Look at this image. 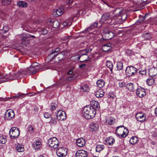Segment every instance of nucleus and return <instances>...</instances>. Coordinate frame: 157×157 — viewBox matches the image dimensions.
<instances>
[{"mask_svg":"<svg viewBox=\"0 0 157 157\" xmlns=\"http://www.w3.org/2000/svg\"><path fill=\"white\" fill-rule=\"evenodd\" d=\"M48 30L46 29H41V33L43 35H46L48 33Z\"/></svg>","mask_w":157,"mask_h":157,"instance_id":"nucleus-56","label":"nucleus"},{"mask_svg":"<svg viewBox=\"0 0 157 157\" xmlns=\"http://www.w3.org/2000/svg\"><path fill=\"white\" fill-rule=\"evenodd\" d=\"M28 131L30 133H33L34 132L33 127L31 125L29 126Z\"/></svg>","mask_w":157,"mask_h":157,"instance_id":"nucleus-53","label":"nucleus"},{"mask_svg":"<svg viewBox=\"0 0 157 157\" xmlns=\"http://www.w3.org/2000/svg\"><path fill=\"white\" fill-rule=\"evenodd\" d=\"M21 72V74L20 73V75H19L18 77H19V76H20V77H21V75H22V74H26V72H25L24 71H19V72L18 73H16V74H18V75H19V72Z\"/></svg>","mask_w":157,"mask_h":157,"instance_id":"nucleus-59","label":"nucleus"},{"mask_svg":"<svg viewBox=\"0 0 157 157\" xmlns=\"http://www.w3.org/2000/svg\"><path fill=\"white\" fill-rule=\"evenodd\" d=\"M72 21V20H70V21L67 20L66 21L63 22L62 24V25L64 26L67 25L70 26L71 24Z\"/></svg>","mask_w":157,"mask_h":157,"instance_id":"nucleus-46","label":"nucleus"},{"mask_svg":"<svg viewBox=\"0 0 157 157\" xmlns=\"http://www.w3.org/2000/svg\"><path fill=\"white\" fill-rule=\"evenodd\" d=\"M91 51L88 49H86L82 50L81 52V59L82 60L81 61L82 62H85L89 59V57L87 53H89Z\"/></svg>","mask_w":157,"mask_h":157,"instance_id":"nucleus-10","label":"nucleus"},{"mask_svg":"<svg viewBox=\"0 0 157 157\" xmlns=\"http://www.w3.org/2000/svg\"><path fill=\"white\" fill-rule=\"evenodd\" d=\"M39 65V64L36 62L32 63L30 67L27 69L26 74L31 75L36 73L38 71L37 67Z\"/></svg>","mask_w":157,"mask_h":157,"instance_id":"nucleus-7","label":"nucleus"},{"mask_svg":"<svg viewBox=\"0 0 157 157\" xmlns=\"http://www.w3.org/2000/svg\"><path fill=\"white\" fill-rule=\"evenodd\" d=\"M99 123L98 122H92L90 124V128L91 131L96 132L99 129Z\"/></svg>","mask_w":157,"mask_h":157,"instance_id":"nucleus-16","label":"nucleus"},{"mask_svg":"<svg viewBox=\"0 0 157 157\" xmlns=\"http://www.w3.org/2000/svg\"><path fill=\"white\" fill-rule=\"evenodd\" d=\"M106 66L109 69L111 73L112 74L113 73V64L112 62L109 60L107 61L106 63Z\"/></svg>","mask_w":157,"mask_h":157,"instance_id":"nucleus-29","label":"nucleus"},{"mask_svg":"<svg viewBox=\"0 0 157 157\" xmlns=\"http://www.w3.org/2000/svg\"><path fill=\"white\" fill-rule=\"evenodd\" d=\"M14 111L11 109L7 110L4 116L5 119L6 120H10L14 116Z\"/></svg>","mask_w":157,"mask_h":157,"instance_id":"nucleus-13","label":"nucleus"},{"mask_svg":"<svg viewBox=\"0 0 157 157\" xmlns=\"http://www.w3.org/2000/svg\"><path fill=\"white\" fill-rule=\"evenodd\" d=\"M57 118L55 117H51V120L49 122L50 124L52 125H55L57 122Z\"/></svg>","mask_w":157,"mask_h":157,"instance_id":"nucleus-38","label":"nucleus"},{"mask_svg":"<svg viewBox=\"0 0 157 157\" xmlns=\"http://www.w3.org/2000/svg\"><path fill=\"white\" fill-rule=\"evenodd\" d=\"M24 35V37H25L26 39L27 38H29L30 37V34H29V33H27V34H23Z\"/></svg>","mask_w":157,"mask_h":157,"instance_id":"nucleus-60","label":"nucleus"},{"mask_svg":"<svg viewBox=\"0 0 157 157\" xmlns=\"http://www.w3.org/2000/svg\"><path fill=\"white\" fill-rule=\"evenodd\" d=\"M85 140L83 138H78L76 140V144L78 147H82L85 145Z\"/></svg>","mask_w":157,"mask_h":157,"instance_id":"nucleus-25","label":"nucleus"},{"mask_svg":"<svg viewBox=\"0 0 157 157\" xmlns=\"http://www.w3.org/2000/svg\"><path fill=\"white\" fill-rule=\"evenodd\" d=\"M56 117L57 119L60 121H63L66 118V113L63 111L59 110L57 112H56Z\"/></svg>","mask_w":157,"mask_h":157,"instance_id":"nucleus-11","label":"nucleus"},{"mask_svg":"<svg viewBox=\"0 0 157 157\" xmlns=\"http://www.w3.org/2000/svg\"><path fill=\"white\" fill-rule=\"evenodd\" d=\"M74 58H75L77 60H78L81 58V55L80 56H79L78 55H75L71 57V60H73L74 59Z\"/></svg>","mask_w":157,"mask_h":157,"instance_id":"nucleus-54","label":"nucleus"},{"mask_svg":"<svg viewBox=\"0 0 157 157\" xmlns=\"http://www.w3.org/2000/svg\"><path fill=\"white\" fill-rule=\"evenodd\" d=\"M6 28V27H4L3 28V31H4L3 32V33H6L8 31V29H7V30H6V29H4Z\"/></svg>","mask_w":157,"mask_h":157,"instance_id":"nucleus-62","label":"nucleus"},{"mask_svg":"<svg viewBox=\"0 0 157 157\" xmlns=\"http://www.w3.org/2000/svg\"><path fill=\"white\" fill-rule=\"evenodd\" d=\"M11 98H6V97L5 98H2V101H6V100H8V99H11Z\"/></svg>","mask_w":157,"mask_h":157,"instance_id":"nucleus-61","label":"nucleus"},{"mask_svg":"<svg viewBox=\"0 0 157 157\" xmlns=\"http://www.w3.org/2000/svg\"><path fill=\"white\" fill-rule=\"evenodd\" d=\"M136 118L137 121L143 122L145 121L146 119V115L142 112L136 114Z\"/></svg>","mask_w":157,"mask_h":157,"instance_id":"nucleus-15","label":"nucleus"},{"mask_svg":"<svg viewBox=\"0 0 157 157\" xmlns=\"http://www.w3.org/2000/svg\"><path fill=\"white\" fill-rule=\"evenodd\" d=\"M91 105H90L91 108L94 109L96 111L97 109H99L100 108V105L99 103L94 100H92L90 102Z\"/></svg>","mask_w":157,"mask_h":157,"instance_id":"nucleus-19","label":"nucleus"},{"mask_svg":"<svg viewBox=\"0 0 157 157\" xmlns=\"http://www.w3.org/2000/svg\"><path fill=\"white\" fill-rule=\"evenodd\" d=\"M138 141V137L136 136H133L130 140V143L132 144H135Z\"/></svg>","mask_w":157,"mask_h":157,"instance_id":"nucleus-32","label":"nucleus"},{"mask_svg":"<svg viewBox=\"0 0 157 157\" xmlns=\"http://www.w3.org/2000/svg\"><path fill=\"white\" fill-rule=\"evenodd\" d=\"M110 15L109 13H105L103 14L101 17V19L99 21L100 22L103 23L106 21H108L107 22L109 23L111 25L116 24L118 22L115 21L113 19H110Z\"/></svg>","mask_w":157,"mask_h":157,"instance_id":"nucleus-6","label":"nucleus"},{"mask_svg":"<svg viewBox=\"0 0 157 157\" xmlns=\"http://www.w3.org/2000/svg\"><path fill=\"white\" fill-rule=\"evenodd\" d=\"M80 89L83 92L88 91L90 88L88 85L85 84L83 86L81 87Z\"/></svg>","mask_w":157,"mask_h":157,"instance_id":"nucleus-39","label":"nucleus"},{"mask_svg":"<svg viewBox=\"0 0 157 157\" xmlns=\"http://www.w3.org/2000/svg\"><path fill=\"white\" fill-rule=\"evenodd\" d=\"M123 62L122 61H118L117 63V67L118 71L122 70L123 69Z\"/></svg>","mask_w":157,"mask_h":157,"instance_id":"nucleus-37","label":"nucleus"},{"mask_svg":"<svg viewBox=\"0 0 157 157\" xmlns=\"http://www.w3.org/2000/svg\"><path fill=\"white\" fill-rule=\"evenodd\" d=\"M69 76H67V80L70 81L72 80L74 78V76L73 75H69Z\"/></svg>","mask_w":157,"mask_h":157,"instance_id":"nucleus-57","label":"nucleus"},{"mask_svg":"<svg viewBox=\"0 0 157 157\" xmlns=\"http://www.w3.org/2000/svg\"><path fill=\"white\" fill-rule=\"evenodd\" d=\"M17 6L19 7H26L28 6V4L25 1H20L17 2Z\"/></svg>","mask_w":157,"mask_h":157,"instance_id":"nucleus-33","label":"nucleus"},{"mask_svg":"<svg viewBox=\"0 0 157 157\" xmlns=\"http://www.w3.org/2000/svg\"><path fill=\"white\" fill-rule=\"evenodd\" d=\"M57 148L56 153L58 156L60 157H64L67 155V151L66 150L65 148L62 147H58Z\"/></svg>","mask_w":157,"mask_h":157,"instance_id":"nucleus-12","label":"nucleus"},{"mask_svg":"<svg viewBox=\"0 0 157 157\" xmlns=\"http://www.w3.org/2000/svg\"><path fill=\"white\" fill-rule=\"evenodd\" d=\"M26 94H16L15 96H13V97L14 99H15L16 98L18 99L19 98H22L25 97Z\"/></svg>","mask_w":157,"mask_h":157,"instance_id":"nucleus-40","label":"nucleus"},{"mask_svg":"<svg viewBox=\"0 0 157 157\" xmlns=\"http://www.w3.org/2000/svg\"><path fill=\"white\" fill-rule=\"evenodd\" d=\"M104 35L108 39H111L114 36V34L113 32L110 31L107 29H105L103 32Z\"/></svg>","mask_w":157,"mask_h":157,"instance_id":"nucleus-18","label":"nucleus"},{"mask_svg":"<svg viewBox=\"0 0 157 157\" xmlns=\"http://www.w3.org/2000/svg\"><path fill=\"white\" fill-rule=\"evenodd\" d=\"M97 86L100 88H102L105 85V82L102 79L98 80L97 82Z\"/></svg>","mask_w":157,"mask_h":157,"instance_id":"nucleus-34","label":"nucleus"},{"mask_svg":"<svg viewBox=\"0 0 157 157\" xmlns=\"http://www.w3.org/2000/svg\"><path fill=\"white\" fill-rule=\"evenodd\" d=\"M126 53L128 56H130L132 54V51L130 50H127L126 51Z\"/></svg>","mask_w":157,"mask_h":157,"instance_id":"nucleus-58","label":"nucleus"},{"mask_svg":"<svg viewBox=\"0 0 157 157\" xmlns=\"http://www.w3.org/2000/svg\"><path fill=\"white\" fill-rule=\"evenodd\" d=\"M155 78H153V77L150 76L146 81L147 84L149 86L152 85L155 82Z\"/></svg>","mask_w":157,"mask_h":157,"instance_id":"nucleus-31","label":"nucleus"},{"mask_svg":"<svg viewBox=\"0 0 157 157\" xmlns=\"http://www.w3.org/2000/svg\"><path fill=\"white\" fill-rule=\"evenodd\" d=\"M11 2V0H2V3L3 5L10 4Z\"/></svg>","mask_w":157,"mask_h":157,"instance_id":"nucleus-47","label":"nucleus"},{"mask_svg":"<svg viewBox=\"0 0 157 157\" xmlns=\"http://www.w3.org/2000/svg\"><path fill=\"white\" fill-rule=\"evenodd\" d=\"M98 25L97 22H95L92 23L91 25L89 27L87 28L84 31L85 33H86L89 32L92 29L95 28L97 27Z\"/></svg>","mask_w":157,"mask_h":157,"instance_id":"nucleus-27","label":"nucleus"},{"mask_svg":"<svg viewBox=\"0 0 157 157\" xmlns=\"http://www.w3.org/2000/svg\"><path fill=\"white\" fill-rule=\"evenodd\" d=\"M106 121V123L108 124L111 125L115 123V121L113 118H110L109 119H107Z\"/></svg>","mask_w":157,"mask_h":157,"instance_id":"nucleus-45","label":"nucleus"},{"mask_svg":"<svg viewBox=\"0 0 157 157\" xmlns=\"http://www.w3.org/2000/svg\"><path fill=\"white\" fill-rule=\"evenodd\" d=\"M64 12V9L63 7H61L58 9L54 11L53 15L56 17H57L61 15Z\"/></svg>","mask_w":157,"mask_h":157,"instance_id":"nucleus-21","label":"nucleus"},{"mask_svg":"<svg viewBox=\"0 0 157 157\" xmlns=\"http://www.w3.org/2000/svg\"><path fill=\"white\" fill-rule=\"evenodd\" d=\"M133 2L134 4L139 5L142 3V0H133Z\"/></svg>","mask_w":157,"mask_h":157,"instance_id":"nucleus-50","label":"nucleus"},{"mask_svg":"<svg viewBox=\"0 0 157 157\" xmlns=\"http://www.w3.org/2000/svg\"><path fill=\"white\" fill-rule=\"evenodd\" d=\"M52 115L48 112H45L44 114V117L46 118H48L52 117Z\"/></svg>","mask_w":157,"mask_h":157,"instance_id":"nucleus-52","label":"nucleus"},{"mask_svg":"<svg viewBox=\"0 0 157 157\" xmlns=\"http://www.w3.org/2000/svg\"><path fill=\"white\" fill-rule=\"evenodd\" d=\"M146 70L145 68L144 69H140L138 70L137 73H139L140 75H144L146 74Z\"/></svg>","mask_w":157,"mask_h":157,"instance_id":"nucleus-44","label":"nucleus"},{"mask_svg":"<svg viewBox=\"0 0 157 157\" xmlns=\"http://www.w3.org/2000/svg\"><path fill=\"white\" fill-rule=\"evenodd\" d=\"M88 152L83 150H78L75 154L76 157H86Z\"/></svg>","mask_w":157,"mask_h":157,"instance_id":"nucleus-17","label":"nucleus"},{"mask_svg":"<svg viewBox=\"0 0 157 157\" xmlns=\"http://www.w3.org/2000/svg\"><path fill=\"white\" fill-rule=\"evenodd\" d=\"M9 134L10 136L13 138H17L20 135L19 129L16 127L12 128L9 131Z\"/></svg>","mask_w":157,"mask_h":157,"instance_id":"nucleus-9","label":"nucleus"},{"mask_svg":"<svg viewBox=\"0 0 157 157\" xmlns=\"http://www.w3.org/2000/svg\"><path fill=\"white\" fill-rule=\"evenodd\" d=\"M26 38H25V37H24V35H23V36H22L21 37V41H25L26 40Z\"/></svg>","mask_w":157,"mask_h":157,"instance_id":"nucleus-64","label":"nucleus"},{"mask_svg":"<svg viewBox=\"0 0 157 157\" xmlns=\"http://www.w3.org/2000/svg\"><path fill=\"white\" fill-rule=\"evenodd\" d=\"M146 16H140L139 17V19L138 20V21L139 22H143L144 21L145 19V17Z\"/></svg>","mask_w":157,"mask_h":157,"instance_id":"nucleus-55","label":"nucleus"},{"mask_svg":"<svg viewBox=\"0 0 157 157\" xmlns=\"http://www.w3.org/2000/svg\"><path fill=\"white\" fill-rule=\"evenodd\" d=\"M127 16V13H125V11H124V12L122 14H121V15L120 16L121 17L120 18L121 19L122 21H124L126 19Z\"/></svg>","mask_w":157,"mask_h":157,"instance_id":"nucleus-48","label":"nucleus"},{"mask_svg":"<svg viewBox=\"0 0 157 157\" xmlns=\"http://www.w3.org/2000/svg\"><path fill=\"white\" fill-rule=\"evenodd\" d=\"M104 94V92L103 90H100L95 93V96L98 98L102 97Z\"/></svg>","mask_w":157,"mask_h":157,"instance_id":"nucleus-36","label":"nucleus"},{"mask_svg":"<svg viewBox=\"0 0 157 157\" xmlns=\"http://www.w3.org/2000/svg\"><path fill=\"white\" fill-rule=\"evenodd\" d=\"M83 116L87 119L93 118L96 114V111L91 108L90 105L85 106L83 110Z\"/></svg>","mask_w":157,"mask_h":157,"instance_id":"nucleus-1","label":"nucleus"},{"mask_svg":"<svg viewBox=\"0 0 157 157\" xmlns=\"http://www.w3.org/2000/svg\"><path fill=\"white\" fill-rule=\"evenodd\" d=\"M51 108L50 110L51 111L57 109L58 110V105L55 103H52L51 104Z\"/></svg>","mask_w":157,"mask_h":157,"instance_id":"nucleus-43","label":"nucleus"},{"mask_svg":"<svg viewBox=\"0 0 157 157\" xmlns=\"http://www.w3.org/2000/svg\"><path fill=\"white\" fill-rule=\"evenodd\" d=\"M137 69L132 66L128 67L125 70V73L127 77H132L136 74Z\"/></svg>","mask_w":157,"mask_h":157,"instance_id":"nucleus-8","label":"nucleus"},{"mask_svg":"<svg viewBox=\"0 0 157 157\" xmlns=\"http://www.w3.org/2000/svg\"><path fill=\"white\" fill-rule=\"evenodd\" d=\"M105 141L109 145H112L113 144L115 141L114 138L111 136L107 137Z\"/></svg>","mask_w":157,"mask_h":157,"instance_id":"nucleus-26","label":"nucleus"},{"mask_svg":"<svg viewBox=\"0 0 157 157\" xmlns=\"http://www.w3.org/2000/svg\"><path fill=\"white\" fill-rule=\"evenodd\" d=\"M119 86L121 88H124L126 86L125 83L123 82H119Z\"/></svg>","mask_w":157,"mask_h":157,"instance_id":"nucleus-51","label":"nucleus"},{"mask_svg":"<svg viewBox=\"0 0 157 157\" xmlns=\"http://www.w3.org/2000/svg\"><path fill=\"white\" fill-rule=\"evenodd\" d=\"M85 66V64H82L79 65V67L81 68H83Z\"/></svg>","mask_w":157,"mask_h":157,"instance_id":"nucleus-63","label":"nucleus"},{"mask_svg":"<svg viewBox=\"0 0 157 157\" xmlns=\"http://www.w3.org/2000/svg\"><path fill=\"white\" fill-rule=\"evenodd\" d=\"M47 144L48 146L51 147L52 150H55L59 147V142L56 138L54 137L48 140Z\"/></svg>","mask_w":157,"mask_h":157,"instance_id":"nucleus-5","label":"nucleus"},{"mask_svg":"<svg viewBox=\"0 0 157 157\" xmlns=\"http://www.w3.org/2000/svg\"><path fill=\"white\" fill-rule=\"evenodd\" d=\"M143 36L144 39L146 40H149L152 38L150 34L148 33L143 34Z\"/></svg>","mask_w":157,"mask_h":157,"instance_id":"nucleus-41","label":"nucleus"},{"mask_svg":"<svg viewBox=\"0 0 157 157\" xmlns=\"http://www.w3.org/2000/svg\"><path fill=\"white\" fill-rule=\"evenodd\" d=\"M17 151L19 152H23L24 151V145L22 144H18L16 147Z\"/></svg>","mask_w":157,"mask_h":157,"instance_id":"nucleus-42","label":"nucleus"},{"mask_svg":"<svg viewBox=\"0 0 157 157\" xmlns=\"http://www.w3.org/2000/svg\"><path fill=\"white\" fill-rule=\"evenodd\" d=\"M124 12V11L122 7H119L116 9L114 11L113 13L116 17L120 16Z\"/></svg>","mask_w":157,"mask_h":157,"instance_id":"nucleus-24","label":"nucleus"},{"mask_svg":"<svg viewBox=\"0 0 157 157\" xmlns=\"http://www.w3.org/2000/svg\"><path fill=\"white\" fill-rule=\"evenodd\" d=\"M47 24H48V25H52L55 28H58L59 25V22L57 20L52 21L51 20L48 19Z\"/></svg>","mask_w":157,"mask_h":157,"instance_id":"nucleus-20","label":"nucleus"},{"mask_svg":"<svg viewBox=\"0 0 157 157\" xmlns=\"http://www.w3.org/2000/svg\"><path fill=\"white\" fill-rule=\"evenodd\" d=\"M6 138L3 136H0V143L1 144H5L6 142Z\"/></svg>","mask_w":157,"mask_h":157,"instance_id":"nucleus-49","label":"nucleus"},{"mask_svg":"<svg viewBox=\"0 0 157 157\" xmlns=\"http://www.w3.org/2000/svg\"><path fill=\"white\" fill-rule=\"evenodd\" d=\"M105 148V146L103 145L98 144L97 145L96 147V151L100 152L103 150Z\"/></svg>","mask_w":157,"mask_h":157,"instance_id":"nucleus-35","label":"nucleus"},{"mask_svg":"<svg viewBox=\"0 0 157 157\" xmlns=\"http://www.w3.org/2000/svg\"><path fill=\"white\" fill-rule=\"evenodd\" d=\"M136 93L138 97L142 98L146 95V91L144 88L140 87L137 89Z\"/></svg>","mask_w":157,"mask_h":157,"instance_id":"nucleus-14","label":"nucleus"},{"mask_svg":"<svg viewBox=\"0 0 157 157\" xmlns=\"http://www.w3.org/2000/svg\"><path fill=\"white\" fill-rule=\"evenodd\" d=\"M59 50V48H58L55 49L54 50H53L51 54L47 57L46 60L47 59H50L49 60V62H50L51 60L53 59H56V57L57 56H58L62 55L63 57L67 56L68 55V52L67 50H64L62 51H60V53H58V52Z\"/></svg>","mask_w":157,"mask_h":157,"instance_id":"nucleus-2","label":"nucleus"},{"mask_svg":"<svg viewBox=\"0 0 157 157\" xmlns=\"http://www.w3.org/2000/svg\"><path fill=\"white\" fill-rule=\"evenodd\" d=\"M21 74V72H20ZM20 75V73L19 74H16L14 73L12 75L10 73L9 75H2L0 76V83L6 82L8 80H13L18 78V76Z\"/></svg>","mask_w":157,"mask_h":157,"instance_id":"nucleus-3","label":"nucleus"},{"mask_svg":"<svg viewBox=\"0 0 157 157\" xmlns=\"http://www.w3.org/2000/svg\"><path fill=\"white\" fill-rule=\"evenodd\" d=\"M116 133L117 136L125 138L128 135V131L123 125H121L117 127Z\"/></svg>","mask_w":157,"mask_h":157,"instance_id":"nucleus-4","label":"nucleus"},{"mask_svg":"<svg viewBox=\"0 0 157 157\" xmlns=\"http://www.w3.org/2000/svg\"><path fill=\"white\" fill-rule=\"evenodd\" d=\"M149 76L154 77L157 75V67H153L150 69L148 72Z\"/></svg>","mask_w":157,"mask_h":157,"instance_id":"nucleus-23","label":"nucleus"},{"mask_svg":"<svg viewBox=\"0 0 157 157\" xmlns=\"http://www.w3.org/2000/svg\"><path fill=\"white\" fill-rule=\"evenodd\" d=\"M126 86L128 90L130 91H133L135 89V85L132 83H128Z\"/></svg>","mask_w":157,"mask_h":157,"instance_id":"nucleus-30","label":"nucleus"},{"mask_svg":"<svg viewBox=\"0 0 157 157\" xmlns=\"http://www.w3.org/2000/svg\"><path fill=\"white\" fill-rule=\"evenodd\" d=\"M41 142L38 140L35 141L33 144V146L35 150H39L41 147Z\"/></svg>","mask_w":157,"mask_h":157,"instance_id":"nucleus-22","label":"nucleus"},{"mask_svg":"<svg viewBox=\"0 0 157 157\" xmlns=\"http://www.w3.org/2000/svg\"><path fill=\"white\" fill-rule=\"evenodd\" d=\"M111 48V44H104L102 47V50L105 52H107Z\"/></svg>","mask_w":157,"mask_h":157,"instance_id":"nucleus-28","label":"nucleus"}]
</instances>
